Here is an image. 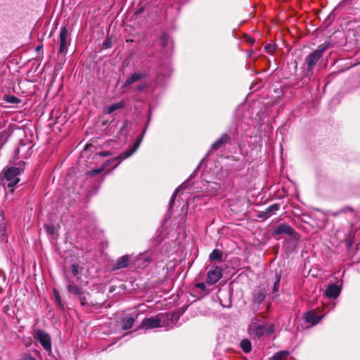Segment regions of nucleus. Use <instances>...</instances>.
<instances>
[{"label":"nucleus","instance_id":"nucleus-9","mask_svg":"<svg viewBox=\"0 0 360 360\" xmlns=\"http://www.w3.org/2000/svg\"><path fill=\"white\" fill-rule=\"evenodd\" d=\"M341 288L336 284H329L325 290V295L328 298H336L340 294Z\"/></svg>","mask_w":360,"mask_h":360},{"label":"nucleus","instance_id":"nucleus-15","mask_svg":"<svg viewBox=\"0 0 360 360\" xmlns=\"http://www.w3.org/2000/svg\"><path fill=\"white\" fill-rule=\"evenodd\" d=\"M266 294L262 289H257L253 292L252 300L254 303L261 304L265 299Z\"/></svg>","mask_w":360,"mask_h":360},{"label":"nucleus","instance_id":"nucleus-21","mask_svg":"<svg viewBox=\"0 0 360 360\" xmlns=\"http://www.w3.org/2000/svg\"><path fill=\"white\" fill-rule=\"evenodd\" d=\"M240 347L243 349V351L246 354L250 353L252 350L251 342L248 339H243V340H241L240 343Z\"/></svg>","mask_w":360,"mask_h":360},{"label":"nucleus","instance_id":"nucleus-31","mask_svg":"<svg viewBox=\"0 0 360 360\" xmlns=\"http://www.w3.org/2000/svg\"><path fill=\"white\" fill-rule=\"evenodd\" d=\"M160 41L162 46H166L169 41V36L167 34H163L161 36Z\"/></svg>","mask_w":360,"mask_h":360},{"label":"nucleus","instance_id":"nucleus-19","mask_svg":"<svg viewBox=\"0 0 360 360\" xmlns=\"http://www.w3.org/2000/svg\"><path fill=\"white\" fill-rule=\"evenodd\" d=\"M6 235V222L4 215L0 212V240H3Z\"/></svg>","mask_w":360,"mask_h":360},{"label":"nucleus","instance_id":"nucleus-32","mask_svg":"<svg viewBox=\"0 0 360 360\" xmlns=\"http://www.w3.org/2000/svg\"><path fill=\"white\" fill-rule=\"evenodd\" d=\"M71 272L73 274V276H77L79 273L78 271V266L75 264H72L70 266Z\"/></svg>","mask_w":360,"mask_h":360},{"label":"nucleus","instance_id":"nucleus-39","mask_svg":"<svg viewBox=\"0 0 360 360\" xmlns=\"http://www.w3.org/2000/svg\"><path fill=\"white\" fill-rule=\"evenodd\" d=\"M117 157H116V158H115V160H118V163L115 165V167H117V166H118V164H120V163L122 162V161H120V159H117Z\"/></svg>","mask_w":360,"mask_h":360},{"label":"nucleus","instance_id":"nucleus-33","mask_svg":"<svg viewBox=\"0 0 360 360\" xmlns=\"http://www.w3.org/2000/svg\"><path fill=\"white\" fill-rule=\"evenodd\" d=\"M79 298L81 304L83 306L85 305L86 303V293L82 291V295H79Z\"/></svg>","mask_w":360,"mask_h":360},{"label":"nucleus","instance_id":"nucleus-24","mask_svg":"<svg viewBox=\"0 0 360 360\" xmlns=\"http://www.w3.org/2000/svg\"><path fill=\"white\" fill-rule=\"evenodd\" d=\"M124 105L123 102H119V103L112 104V105L108 106V108H107V112L108 114H110L118 109H121V108H124Z\"/></svg>","mask_w":360,"mask_h":360},{"label":"nucleus","instance_id":"nucleus-23","mask_svg":"<svg viewBox=\"0 0 360 360\" xmlns=\"http://www.w3.org/2000/svg\"><path fill=\"white\" fill-rule=\"evenodd\" d=\"M67 290L69 292L77 295H81L82 290L75 285L68 284L67 285Z\"/></svg>","mask_w":360,"mask_h":360},{"label":"nucleus","instance_id":"nucleus-22","mask_svg":"<svg viewBox=\"0 0 360 360\" xmlns=\"http://www.w3.org/2000/svg\"><path fill=\"white\" fill-rule=\"evenodd\" d=\"M289 355V352L286 350H282L277 353H276L273 357V360H284Z\"/></svg>","mask_w":360,"mask_h":360},{"label":"nucleus","instance_id":"nucleus-16","mask_svg":"<svg viewBox=\"0 0 360 360\" xmlns=\"http://www.w3.org/2000/svg\"><path fill=\"white\" fill-rule=\"evenodd\" d=\"M129 262V255H124L119 258L115 265L114 269L125 268Z\"/></svg>","mask_w":360,"mask_h":360},{"label":"nucleus","instance_id":"nucleus-12","mask_svg":"<svg viewBox=\"0 0 360 360\" xmlns=\"http://www.w3.org/2000/svg\"><path fill=\"white\" fill-rule=\"evenodd\" d=\"M280 206L278 204H274L268 207L265 211L262 212L258 214L259 218L266 219L271 217L273 214H275L276 212L279 210Z\"/></svg>","mask_w":360,"mask_h":360},{"label":"nucleus","instance_id":"nucleus-11","mask_svg":"<svg viewBox=\"0 0 360 360\" xmlns=\"http://www.w3.org/2000/svg\"><path fill=\"white\" fill-rule=\"evenodd\" d=\"M137 316L136 314H134L123 317L121 320L122 328L123 330L131 328Z\"/></svg>","mask_w":360,"mask_h":360},{"label":"nucleus","instance_id":"nucleus-3","mask_svg":"<svg viewBox=\"0 0 360 360\" xmlns=\"http://www.w3.org/2000/svg\"><path fill=\"white\" fill-rule=\"evenodd\" d=\"M328 48V44H323L319 46L317 49L311 53L306 58L305 62L307 66V72L312 71L314 66L322 57L323 52Z\"/></svg>","mask_w":360,"mask_h":360},{"label":"nucleus","instance_id":"nucleus-28","mask_svg":"<svg viewBox=\"0 0 360 360\" xmlns=\"http://www.w3.org/2000/svg\"><path fill=\"white\" fill-rule=\"evenodd\" d=\"M186 186V184H181V186H179L176 190L174 192L171 199H170V201H169V206L170 207L172 206V205L174 204V199L176 198V195H177V193L179 192V191L180 189H182V188H184Z\"/></svg>","mask_w":360,"mask_h":360},{"label":"nucleus","instance_id":"nucleus-40","mask_svg":"<svg viewBox=\"0 0 360 360\" xmlns=\"http://www.w3.org/2000/svg\"><path fill=\"white\" fill-rule=\"evenodd\" d=\"M39 49H40L39 46H37L36 49L39 50Z\"/></svg>","mask_w":360,"mask_h":360},{"label":"nucleus","instance_id":"nucleus-4","mask_svg":"<svg viewBox=\"0 0 360 360\" xmlns=\"http://www.w3.org/2000/svg\"><path fill=\"white\" fill-rule=\"evenodd\" d=\"M165 315L160 314L156 316L145 318L141 323L139 326L141 329L150 330L155 328H161L164 326L163 320Z\"/></svg>","mask_w":360,"mask_h":360},{"label":"nucleus","instance_id":"nucleus-8","mask_svg":"<svg viewBox=\"0 0 360 360\" xmlns=\"http://www.w3.org/2000/svg\"><path fill=\"white\" fill-rule=\"evenodd\" d=\"M68 30L66 27H63L60 31L59 35V41H60V47H59V53L63 54L65 53L68 51Z\"/></svg>","mask_w":360,"mask_h":360},{"label":"nucleus","instance_id":"nucleus-29","mask_svg":"<svg viewBox=\"0 0 360 360\" xmlns=\"http://www.w3.org/2000/svg\"><path fill=\"white\" fill-rule=\"evenodd\" d=\"M195 287L202 290L205 294L208 293V290H207V286L205 283H198L195 284Z\"/></svg>","mask_w":360,"mask_h":360},{"label":"nucleus","instance_id":"nucleus-5","mask_svg":"<svg viewBox=\"0 0 360 360\" xmlns=\"http://www.w3.org/2000/svg\"><path fill=\"white\" fill-rule=\"evenodd\" d=\"M34 338L39 342L45 351L51 352V337L47 333L43 330L37 329L34 330Z\"/></svg>","mask_w":360,"mask_h":360},{"label":"nucleus","instance_id":"nucleus-37","mask_svg":"<svg viewBox=\"0 0 360 360\" xmlns=\"http://www.w3.org/2000/svg\"><path fill=\"white\" fill-rule=\"evenodd\" d=\"M273 49V47L271 46V45H267L266 46V49L268 50V51H270L271 49Z\"/></svg>","mask_w":360,"mask_h":360},{"label":"nucleus","instance_id":"nucleus-25","mask_svg":"<svg viewBox=\"0 0 360 360\" xmlns=\"http://www.w3.org/2000/svg\"><path fill=\"white\" fill-rule=\"evenodd\" d=\"M53 294L55 299V302L58 307L60 309H63V304L59 292L57 290H53Z\"/></svg>","mask_w":360,"mask_h":360},{"label":"nucleus","instance_id":"nucleus-7","mask_svg":"<svg viewBox=\"0 0 360 360\" xmlns=\"http://www.w3.org/2000/svg\"><path fill=\"white\" fill-rule=\"evenodd\" d=\"M145 131H146V129L143 131V134L139 137L137 138L135 143L134 144V146L131 147V149L124 151L119 156H117V158L120 160V162L122 161L124 159L129 158L131 155H132L136 151V150L139 148V147L140 146V144L142 142L143 136Z\"/></svg>","mask_w":360,"mask_h":360},{"label":"nucleus","instance_id":"nucleus-6","mask_svg":"<svg viewBox=\"0 0 360 360\" xmlns=\"http://www.w3.org/2000/svg\"><path fill=\"white\" fill-rule=\"evenodd\" d=\"M222 277V269L217 266L212 267L207 272V283L215 284Z\"/></svg>","mask_w":360,"mask_h":360},{"label":"nucleus","instance_id":"nucleus-36","mask_svg":"<svg viewBox=\"0 0 360 360\" xmlns=\"http://www.w3.org/2000/svg\"><path fill=\"white\" fill-rule=\"evenodd\" d=\"M4 145V141L3 137L0 136V150L1 149V148L3 147Z\"/></svg>","mask_w":360,"mask_h":360},{"label":"nucleus","instance_id":"nucleus-30","mask_svg":"<svg viewBox=\"0 0 360 360\" xmlns=\"http://www.w3.org/2000/svg\"><path fill=\"white\" fill-rule=\"evenodd\" d=\"M281 281V276L279 275H276V281H274L273 286V292H276L279 288V283Z\"/></svg>","mask_w":360,"mask_h":360},{"label":"nucleus","instance_id":"nucleus-38","mask_svg":"<svg viewBox=\"0 0 360 360\" xmlns=\"http://www.w3.org/2000/svg\"><path fill=\"white\" fill-rule=\"evenodd\" d=\"M117 157H116V158H115V160H118V163L115 165V167H117V166H118V164H120V163L122 162V161H120V159H117Z\"/></svg>","mask_w":360,"mask_h":360},{"label":"nucleus","instance_id":"nucleus-1","mask_svg":"<svg viewBox=\"0 0 360 360\" xmlns=\"http://www.w3.org/2000/svg\"><path fill=\"white\" fill-rule=\"evenodd\" d=\"M248 334L254 338L260 339L274 333L273 324L260 321L257 317L252 319L248 329Z\"/></svg>","mask_w":360,"mask_h":360},{"label":"nucleus","instance_id":"nucleus-27","mask_svg":"<svg viewBox=\"0 0 360 360\" xmlns=\"http://www.w3.org/2000/svg\"><path fill=\"white\" fill-rule=\"evenodd\" d=\"M6 101L12 104H18L20 103V100L15 96L9 95L6 96Z\"/></svg>","mask_w":360,"mask_h":360},{"label":"nucleus","instance_id":"nucleus-34","mask_svg":"<svg viewBox=\"0 0 360 360\" xmlns=\"http://www.w3.org/2000/svg\"><path fill=\"white\" fill-rule=\"evenodd\" d=\"M98 155L101 157H107L111 155L110 151H101L98 153Z\"/></svg>","mask_w":360,"mask_h":360},{"label":"nucleus","instance_id":"nucleus-10","mask_svg":"<svg viewBox=\"0 0 360 360\" xmlns=\"http://www.w3.org/2000/svg\"><path fill=\"white\" fill-rule=\"evenodd\" d=\"M274 233L275 235L292 236L294 233V229L289 225L281 224L274 229Z\"/></svg>","mask_w":360,"mask_h":360},{"label":"nucleus","instance_id":"nucleus-14","mask_svg":"<svg viewBox=\"0 0 360 360\" xmlns=\"http://www.w3.org/2000/svg\"><path fill=\"white\" fill-rule=\"evenodd\" d=\"M146 75L143 72H134L125 81L124 86H128L131 84L139 81V79L146 77Z\"/></svg>","mask_w":360,"mask_h":360},{"label":"nucleus","instance_id":"nucleus-2","mask_svg":"<svg viewBox=\"0 0 360 360\" xmlns=\"http://www.w3.org/2000/svg\"><path fill=\"white\" fill-rule=\"evenodd\" d=\"M23 168L11 167L6 169L4 172V179L6 183H4V186L8 188L15 186L19 181V175L22 172Z\"/></svg>","mask_w":360,"mask_h":360},{"label":"nucleus","instance_id":"nucleus-17","mask_svg":"<svg viewBox=\"0 0 360 360\" xmlns=\"http://www.w3.org/2000/svg\"><path fill=\"white\" fill-rule=\"evenodd\" d=\"M150 259L148 254H140L137 258V265L140 267H145L150 262Z\"/></svg>","mask_w":360,"mask_h":360},{"label":"nucleus","instance_id":"nucleus-13","mask_svg":"<svg viewBox=\"0 0 360 360\" xmlns=\"http://www.w3.org/2000/svg\"><path fill=\"white\" fill-rule=\"evenodd\" d=\"M231 138L227 134H223L219 139H218L212 144V149L214 150H218L226 143L229 142Z\"/></svg>","mask_w":360,"mask_h":360},{"label":"nucleus","instance_id":"nucleus-18","mask_svg":"<svg viewBox=\"0 0 360 360\" xmlns=\"http://www.w3.org/2000/svg\"><path fill=\"white\" fill-rule=\"evenodd\" d=\"M321 319V316H319L311 311L307 312L305 316L306 321L311 323L312 325L317 324L320 321Z\"/></svg>","mask_w":360,"mask_h":360},{"label":"nucleus","instance_id":"nucleus-35","mask_svg":"<svg viewBox=\"0 0 360 360\" xmlns=\"http://www.w3.org/2000/svg\"><path fill=\"white\" fill-rule=\"evenodd\" d=\"M146 86L145 84H143V85H141V86H138L136 87V90H137L138 91H142L146 88Z\"/></svg>","mask_w":360,"mask_h":360},{"label":"nucleus","instance_id":"nucleus-26","mask_svg":"<svg viewBox=\"0 0 360 360\" xmlns=\"http://www.w3.org/2000/svg\"><path fill=\"white\" fill-rule=\"evenodd\" d=\"M111 162V160H108L107 161L106 164L105 166L101 167V168H98V169H92L91 171H89L88 173L90 176H96L98 174H100L104 169H105V167L108 165V164Z\"/></svg>","mask_w":360,"mask_h":360},{"label":"nucleus","instance_id":"nucleus-20","mask_svg":"<svg viewBox=\"0 0 360 360\" xmlns=\"http://www.w3.org/2000/svg\"><path fill=\"white\" fill-rule=\"evenodd\" d=\"M223 257V252L219 249H214L210 255L209 258L212 262L221 261Z\"/></svg>","mask_w":360,"mask_h":360}]
</instances>
